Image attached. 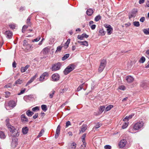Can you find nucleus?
Here are the masks:
<instances>
[{"label": "nucleus", "instance_id": "f257e3e1", "mask_svg": "<svg viewBox=\"0 0 149 149\" xmlns=\"http://www.w3.org/2000/svg\"><path fill=\"white\" fill-rule=\"evenodd\" d=\"M6 125L9 131L11 132V136L13 137H17L19 135V132L15 127L11 125L9 122L8 120H6Z\"/></svg>", "mask_w": 149, "mask_h": 149}, {"label": "nucleus", "instance_id": "f03ea898", "mask_svg": "<svg viewBox=\"0 0 149 149\" xmlns=\"http://www.w3.org/2000/svg\"><path fill=\"white\" fill-rule=\"evenodd\" d=\"M75 67V65L74 64H71L69 65L63 71L64 74L65 75H67L74 69Z\"/></svg>", "mask_w": 149, "mask_h": 149}, {"label": "nucleus", "instance_id": "7ed1b4c3", "mask_svg": "<svg viewBox=\"0 0 149 149\" xmlns=\"http://www.w3.org/2000/svg\"><path fill=\"white\" fill-rule=\"evenodd\" d=\"M144 123L142 121L136 123L133 126V129L135 130H138L143 127Z\"/></svg>", "mask_w": 149, "mask_h": 149}, {"label": "nucleus", "instance_id": "20e7f679", "mask_svg": "<svg viewBox=\"0 0 149 149\" xmlns=\"http://www.w3.org/2000/svg\"><path fill=\"white\" fill-rule=\"evenodd\" d=\"M61 66V63L59 62L53 64L52 65V71H56L59 70L60 69Z\"/></svg>", "mask_w": 149, "mask_h": 149}, {"label": "nucleus", "instance_id": "39448f33", "mask_svg": "<svg viewBox=\"0 0 149 149\" xmlns=\"http://www.w3.org/2000/svg\"><path fill=\"white\" fill-rule=\"evenodd\" d=\"M106 61L105 60H102L100 64L98 69V71L99 72H101L105 67Z\"/></svg>", "mask_w": 149, "mask_h": 149}, {"label": "nucleus", "instance_id": "423d86ee", "mask_svg": "<svg viewBox=\"0 0 149 149\" xmlns=\"http://www.w3.org/2000/svg\"><path fill=\"white\" fill-rule=\"evenodd\" d=\"M104 26L107 28V34L110 35L111 34L113 31V29L110 25L104 24Z\"/></svg>", "mask_w": 149, "mask_h": 149}, {"label": "nucleus", "instance_id": "0eeeda50", "mask_svg": "<svg viewBox=\"0 0 149 149\" xmlns=\"http://www.w3.org/2000/svg\"><path fill=\"white\" fill-rule=\"evenodd\" d=\"M60 78V76L58 74L54 73L52 76V80L54 81H56L59 79Z\"/></svg>", "mask_w": 149, "mask_h": 149}, {"label": "nucleus", "instance_id": "6e6552de", "mask_svg": "<svg viewBox=\"0 0 149 149\" xmlns=\"http://www.w3.org/2000/svg\"><path fill=\"white\" fill-rule=\"evenodd\" d=\"M137 12V10L136 9H133L131 12L129 13V18L130 19L133 17H135L136 15V13Z\"/></svg>", "mask_w": 149, "mask_h": 149}, {"label": "nucleus", "instance_id": "1a4fd4ad", "mask_svg": "<svg viewBox=\"0 0 149 149\" xmlns=\"http://www.w3.org/2000/svg\"><path fill=\"white\" fill-rule=\"evenodd\" d=\"M4 34L6 38L9 39H11L13 36V33L12 31H6Z\"/></svg>", "mask_w": 149, "mask_h": 149}, {"label": "nucleus", "instance_id": "9d476101", "mask_svg": "<svg viewBox=\"0 0 149 149\" xmlns=\"http://www.w3.org/2000/svg\"><path fill=\"white\" fill-rule=\"evenodd\" d=\"M127 142L126 140L125 139H123L121 140L119 145V147L120 148H123L127 144Z\"/></svg>", "mask_w": 149, "mask_h": 149}, {"label": "nucleus", "instance_id": "9b49d317", "mask_svg": "<svg viewBox=\"0 0 149 149\" xmlns=\"http://www.w3.org/2000/svg\"><path fill=\"white\" fill-rule=\"evenodd\" d=\"M17 140V138H14L12 139L11 146L13 148H14L17 146L18 143Z\"/></svg>", "mask_w": 149, "mask_h": 149}, {"label": "nucleus", "instance_id": "f8f14e48", "mask_svg": "<svg viewBox=\"0 0 149 149\" xmlns=\"http://www.w3.org/2000/svg\"><path fill=\"white\" fill-rule=\"evenodd\" d=\"M126 80L127 82L130 83L134 81V78L131 76L129 75L126 77Z\"/></svg>", "mask_w": 149, "mask_h": 149}, {"label": "nucleus", "instance_id": "ddd939ff", "mask_svg": "<svg viewBox=\"0 0 149 149\" xmlns=\"http://www.w3.org/2000/svg\"><path fill=\"white\" fill-rule=\"evenodd\" d=\"M89 36L87 35L86 33L82 34L81 35H78L77 36V38L80 40H82L84 38H87Z\"/></svg>", "mask_w": 149, "mask_h": 149}, {"label": "nucleus", "instance_id": "4468645a", "mask_svg": "<svg viewBox=\"0 0 149 149\" xmlns=\"http://www.w3.org/2000/svg\"><path fill=\"white\" fill-rule=\"evenodd\" d=\"M16 105V104L14 101H10L8 103V106L9 107L13 108L15 107Z\"/></svg>", "mask_w": 149, "mask_h": 149}, {"label": "nucleus", "instance_id": "2eb2a0df", "mask_svg": "<svg viewBox=\"0 0 149 149\" xmlns=\"http://www.w3.org/2000/svg\"><path fill=\"white\" fill-rule=\"evenodd\" d=\"M60 129L61 127L59 125H58L57 127L55 134V138H57L59 136L60 134Z\"/></svg>", "mask_w": 149, "mask_h": 149}, {"label": "nucleus", "instance_id": "dca6fc26", "mask_svg": "<svg viewBox=\"0 0 149 149\" xmlns=\"http://www.w3.org/2000/svg\"><path fill=\"white\" fill-rule=\"evenodd\" d=\"M21 117V121L23 123H25L28 121V118L26 117L24 114H22Z\"/></svg>", "mask_w": 149, "mask_h": 149}, {"label": "nucleus", "instance_id": "f3484780", "mask_svg": "<svg viewBox=\"0 0 149 149\" xmlns=\"http://www.w3.org/2000/svg\"><path fill=\"white\" fill-rule=\"evenodd\" d=\"M32 98V96L31 95H26L24 97V100L26 102H29Z\"/></svg>", "mask_w": 149, "mask_h": 149}, {"label": "nucleus", "instance_id": "a211bd4d", "mask_svg": "<svg viewBox=\"0 0 149 149\" xmlns=\"http://www.w3.org/2000/svg\"><path fill=\"white\" fill-rule=\"evenodd\" d=\"M50 51V48L48 47L44 48L42 50V52L44 54H47Z\"/></svg>", "mask_w": 149, "mask_h": 149}, {"label": "nucleus", "instance_id": "6ab92c4d", "mask_svg": "<svg viewBox=\"0 0 149 149\" xmlns=\"http://www.w3.org/2000/svg\"><path fill=\"white\" fill-rule=\"evenodd\" d=\"M29 66V65H27L25 67H22L21 68V72H25Z\"/></svg>", "mask_w": 149, "mask_h": 149}, {"label": "nucleus", "instance_id": "aec40b11", "mask_svg": "<svg viewBox=\"0 0 149 149\" xmlns=\"http://www.w3.org/2000/svg\"><path fill=\"white\" fill-rule=\"evenodd\" d=\"M105 108V107L104 106H100L99 109V112L98 114L97 115H99L101 114L104 110Z\"/></svg>", "mask_w": 149, "mask_h": 149}, {"label": "nucleus", "instance_id": "412c9836", "mask_svg": "<svg viewBox=\"0 0 149 149\" xmlns=\"http://www.w3.org/2000/svg\"><path fill=\"white\" fill-rule=\"evenodd\" d=\"M36 76H34L33 77H32L30 80H29L26 84V86H27L29 85L30 84H31V83H32L34 80V79L36 78Z\"/></svg>", "mask_w": 149, "mask_h": 149}, {"label": "nucleus", "instance_id": "4be33fe9", "mask_svg": "<svg viewBox=\"0 0 149 149\" xmlns=\"http://www.w3.org/2000/svg\"><path fill=\"white\" fill-rule=\"evenodd\" d=\"M28 130L29 129L27 127H24L22 128V131L23 134H25L27 133Z\"/></svg>", "mask_w": 149, "mask_h": 149}, {"label": "nucleus", "instance_id": "5701e85b", "mask_svg": "<svg viewBox=\"0 0 149 149\" xmlns=\"http://www.w3.org/2000/svg\"><path fill=\"white\" fill-rule=\"evenodd\" d=\"M87 126L86 125H83L81 127V132H84L87 129Z\"/></svg>", "mask_w": 149, "mask_h": 149}, {"label": "nucleus", "instance_id": "b1692460", "mask_svg": "<svg viewBox=\"0 0 149 149\" xmlns=\"http://www.w3.org/2000/svg\"><path fill=\"white\" fill-rule=\"evenodd\" d=\"M23 82V80L20 79H18L15 82L14 84V85L15 86L17 84H21Z\"/></svg>", "mask_w": 149, "mask_h": 149}, {"label": "nucleus", "instance_id": "393cba45", "mask_svg": "<svg viewBox=\"0 0 149 149\" xmlns=\"http://www.w3.org/2000/svg\"><path fill=\"white\" fill-rule=\"evenodd\" d=\"M76 145L77 144L75 142H73L71 143L69 149H75Z\"/></svg>", "mask_w": 149, "mask_h": 149}, {"label": "nucleus", "instance_id": "a878e982", "mask_svg": "<svg viewBox=\"0 0 149 149\" xmlns=\"http://www.w3.org/2000/svg\"><path fill=\"white\" fill-rule=\"evenodd\" d=\"M93 10L91 9H89L86 11V13L89 16L91 15L93 13Z\"/></svg>", "mask_w": 149, "mask_h": 149}, {"label": "nucleus", "instance_id": "bb28decb", "mask_svg": "<svg viewBox=\"0 0 149 149\" xmlns=\"http://www.w3.org/2000/svg\"><path fill=\"white\" fill-rule=\"evenodd\" d=\"M0 137L1 139H4L6 137V136L4 132L1 131H0Z\"/></svg>", "mask_w": 149, "mask_h": 149}, {"label": "nucleus", "instance_id": "cd10ccee", "mask_svg": "<svg viewBox=\"0 0 149 149\" xmlns=\"http://www.w3.org/2000/svg\"><path fill=\"white\" fill-rule=\"evenodd\" d=\"M31 18V17L29 16L26 20V23L27 24V25L29 26H30L32 24L31 22H30Z\"/></svg>", "mask_w": 149, "mask_h": 149}, {"label": "nucleus", "instance_id": "c85d7f7f", "mask_svg": "<svg viewBox=\"0 0 149 149\" xmlns=\"http://www.w3.org/2000/svg\"><path fill=\"white\" fill-rule=\"evenodd\" d=\"M26 114L28 116L31 117L34 114V113L28 110L26 111Z\"/></svg>", "mask_w": 149, "mask_h": 149}, {"label": "nucleus", "instance_id": "c756f323", "mask_svg": "<svg viewBox=\"0 0 149 149\" xmlns=\"http://www.w3.org/2000/svg\"><path fill=\"white\" fill-rule=\"evenodd\" d=\"M70 38L68 39L67 41L65 43V48H67L68 47V45L70 43Z\"/></svg>", "mask_w": 149, "mask_h": 149}, {"label": "nucleus", "instance_id": "7c9ffc66", "mask_svg": "<svg viewBox=\"0 0 149 149\" xmlns=\"http://www.w3.org/2000/svg\"><path fill=\"white\" fill-rule=\"evenodd\" d=\"M113 107V106L112 105H109L105 109V111H106L110 110L111 108Z\"/></svg>", "mask_w": 149, "mask_h": 149}, {"label": "nucleus", "instance_id": "2f4dec72", "mask_svg": "<svg viewBox=\"0 0 149 149\" xmlns=\"http://www.w3.org/2000/svg\"><path fill=\"white\" fill-rule=\"evenodd\" d=\"M42 109L44 111H46L47 109V106L46 105L43 104L41 106Z\"/></svg>", "mask_w": 149, "mask_h": 149}, {"label": "nucleus", "instance_id": "473e14b6", "mask_svg": "<svg viewBox=\"0 0 149 149\" xmlns=\"http://www.w3.org/2000/svg\"><path fill=\"white\" fill-rule=\"evenodd\" d=\"M44 132V130L43 129H42L41 130V131L39 133V134L37 136V138H39V137L42 136V135H43Z\"/></svg>", "mask_w": 149, "mask_h": 149}, {"label": "nucleus", "instance_id": "72a5a7b5", "mask_svg": "<svg viewBox=\"0 0 149 149\" xmlns=\"http://www.w3.org/2000/svg\"><path fill=\"white\" fill-rule=\"evenodd\" d=\"M99 33L101 35L104 36L105 34V32L103 29H102L99 30Z\"/></svg>", "mask_w": 149, "mask_h": 149}, {"label": "nucleus", "instance_id": "f704fd0d", "mask_svg": "<svg viewBox=\"0 0 149 149\" xmlns=\"http://www.w3.org/2000/svg\"><path fill=\"white\" fill-rule=\"evenodd\" d=\"M55 91L54 90H53L50 93H49V97L50 98H52L53 96V95L55 93Z\"/></svg>", "mask_w": 149, "mask_h": 149}, {"label": "nucleus", "instance_id": "c9c22d12", "mask_svg": "<svg viewBox=\"0 0 149 149\" xmlns=\"http://www.w3.org/2000/svg\"><path fill=\"white\" fill-rule=\"evenodd\" d=\"M69 54H65L64 56L62 58V60L63 61H64L66 59H67L69 57Z\"/></svg>", "mask_w": 149, "mask_h": 149}, {"label": "nucleus", "instance_id": "e433bc0d", "mask_svg": "<svg viewBox=\"0 0 149 149\" xmlns=\"http://www.w3.org/2000/svg\"><path fill=\"white\" fill-rule=\"evenodd\" d=\"M81 45L86 46H88V42L86 41H82L81 42Z\"/></svg>", "mask_w": 149, "mask_h": 149}, {"label": "nucleus", "instance_id": "4c0bfd02", "mask_svg": "<svg viewBox=\"0 0 149 149\" xmlns=\"http://www.w3.org/2000/svg\"><path fill=\"white\" fill-rule=\"evenodd\" d=\"M146 60V59L145 58L144 56H142L140 58V59L139 61V62L141 63H143Z\"/></svg>", "mask_w": 149, "mask_h": 149}, {"label": "nucleus", "instance_id": "58836bf2", "mask_svg": "<svg viewBox=\"0 0 149 149\" xmlns=\"http://www.w3.org/2000/svg\"><path fill=\"white\" fill-rule=\"evenodd\" d=\"M84 84V83H83L82 84L80 85L77 89V91H79L81 90L83 88V85Z\"/></svg>", "mask_w": 149, "mask_h": 149}, {"label": "nucleus", "instance_id": "ea45409f", "mask_svg": "<svg viewBox=\"0 0 149 149\" xmlns=\"http://www.w3.org/2000/svg\"><path fill=\"white\" fill-rule=\"evenodd\" d=\"M42 74L43 76L46 79H47L49 76V74L47 72H45L43 73Z\"/></svg>", "mask_w": 149, "mask_h": 149}, {"label": "nucleus", "instance_id": "a19ab883", "mask_svg": "<svg viewBox=\"0 0 149 149\" xmlns=\"http://www.w3.org/2000/svg\"><path fill=\"white\" fill-rule=\"evenodd\" d=\"M101 16L99 15H98L95 18V20L97 22L99 21L100 19H101Z\"/></svg>", "mask_w": 149, "mask_h": 149}, {"label": "nucleus", "instance_id": "79ce46f5", "mask_svg": "<svg viewBox=\"0 0 149 149\" xmlns=\"http://www.w3.org/2000/svg\"><path fill=\"white\" fill-rule=\"evenodd\" d=\"M128 123H126V122L124 123L122 126V128L123 129H124L126 128L128 125Z\"/></svg>", "mask_w": 149, "mask_h": 149}, {"label": "nucleus", "instance_id": "37998d69", "mask_svg": "<svg viewBox=\"0 0 149 149\" xmlns=\"http://www.w3.org/2000/svg\"><path fill=\"white\" fill-rule=\"evenodd\" d=\"M29 26L28 25H24L22 27V32L23 33H24L25 30Z\"/></svg>", "mask_w": 149, "mask_h": 149}, {"label": "nucleus", "instance_id": "c03bdc74", "mask_svg": "<svg viewBox=\"0 0 149 149\" xmlns=\"http://www.w3.org/2000/svg\"><path fill=\"white\" fill-rule=\"evenodd\" d=\"M133 24L135 26L138 27L139 26V23L138 21H134L133 22Z\"/></svg>", "mask_w": 149, "mask_h": 149}, {"label": "nucleus", "instance_id": "a18cd8bd", "mask_svg": "<svg viewBox=\"0 0 149 149\" xmlns=\"http://www.w3.org/2000/svg\"><path fill=\"white\" fill-rule=\"evenodd\" d=\"M40 39V36H39V37H38L37 38H36V39H34L32 40V42H38L39 40Z\"/></svg>", "mask_w": 149, "mask_h": 149}, {"label": "nucleus", "instance_id": "49530a36", "mask_svg": "<svg viewBox=\"0 0 149 149\" xmlns=\"http://www.w3.org/2000/svg\"><path fill=\"white\" fill-rule=\"evenodd\" d=\"M46 79L43 77V75L42 74L40 76L39 78V81H42L44 80V79Z\"/></svg>", "mask_w": 149, "mask_h": 149}, {"label": "nucleus", "instance_id": "de8ad7c7", "mask_svg": "<svg viewBox=\"0 0 149 149\" xmlns=\"http://www.w3.org/2000/svg\"><path fill=\"white\" fill-rule=\"evenodd\" d=\"M100 126L101 125L99 123H97L96 125L94 127L93 129H96L100 127Z\"/></svg>", "mask_w": 149, "mask_h": 149}, {"label": "nucleus", "instance_id": "09e8293b", "mask_svg": "<svg viewBox=\"0 0 149 149\" xmlns=\"http://www.w3.org/2000/svg\"><path fill=\"white\" fill-rule=\"evenodd\" d=\"M149 30L148 29H144L143 30V31L145 34L146 35H148L149 34Z\"/></svg>", "mask_w": 149, "mask_h": 149}, {"label": "nucleus", "instance_id": "8fccbe9b", "mask_svg": "<svg viewBox=\"0 0 149 149\" xmlns=\"http://www.w3.org/2000/svg\"><path fill=\"white\" fill-rule=\"evenodd\" d=\"M39 110V108L38 107H36L32 109V110L33 111H36Z\"/></svg>", "mask_w": 149, "mask_h": 149}, {"label": "nucleus", "instance_id": "3c124183", "mask_svg": "<svg viewBox=\"0 0 149 149\" xmlns=\"http://www.w3.org/2000/svg\"><path fill=\"white\" fill-rule=\"evenodd\" d=\"M62 47L61 46H58L57 48V49L56 51V52H60L61 51Z\"/></svg>", "mask_w": 149, "mask_h": 149}, {"label": "nucleus", "instance_id": "603ef678", "mask_svg": "<svg viewBox=\"0 0 149 149\" xmlns=\"http://www.w3.org/2000/svg\"><path fill=\"white\" fill-rule=\"evenodd\" d=\"M9 26L11 29H15V24H9Z\"/></svg>", "mask_w": 149, "mask_h": 149}, {"label": "nucleus", "instance_id": "864d4df0", "mask_svg": "<svg viewBox=\"0 0 149 149\" xmlns=\"http://www.w3.org/2000/svg\"><path fill=\"white\" fill-rule=\"evenodd\" d=\"M141 86L142 87L144 88L146 87V84L144 82H142L141 83Z\"/></svg>", "mask_w": 149, "mask_h": 149}, {"label": "nucleus", "instance_id": "5fc2aeb1", "mask_svg": "<svg viewBox=\"0 0 149 149\" xmlns=\"http://www.w3.org/2000/svg\"><path fill=\"white\" fill-rule=\"evenodd\" d=\"M25 91V88L22 89V90H21L20 92L19 93L17 94V95H20L23 93Z\"/></svg>", "mask_w": 149, "mask_h": 149}, {"label": "nucleus", "instance_id": "6e6d98bb", "mask_svg": "<svg viewBox=\"0 0 149 149\" xmlns=\"http://www.w3.org/2000/svg\"><path fill=\"white\" fill-rule=\"evenodd\" d=\"M97 86V85L96 84L93 83L92 85L91 86V89H94Z\"/></svg>", "mask_w": 149, "mask_h": 149}, {"label": "nucleus", "instance_id": "4d7b16f0", "mask_svg": "<svg viewBox=\"0 0 149 149\" xmlns=\"http://www.w3.org/2000/svg\"><path fill=\"white\" fill-rule=\"evenodd\" d=\"M119 88L120 89L123 91L125 90V87L124 86L122 85L120 86Z\"/></svg>", "mask_w": 149, "mask_h": 149}, {"label": "nucleus", "instance_id": "13d9d810", "mask_svg": "<svg viewBox=\"0 0 149 149\" xmlns=\"http://www.w3.org/2000/svg\"><path fill=\"white\" fill-rule=\"evenodd\" d=\"M105 149H111V146L109 145H106L104 147Z\"/></svg>", "mask_w": 149, "mask_h": 149}, {"label": "nucleus", "instance_id": "bf43d9fd", "mask_svg": "<svg viewBox=\"0 0 149 149\" xmlns=\"http://www.w3.org/2000/svg\"><path fill=\"white\" fill-rule=\"evenodd\" d=\"M71 125L70 122V121H68L66 123L65 127H68L69 126Z\"/></svg>", "mask_w": 149, "mask_h": 149}, {"label": "nucleus", "instance_id": "052dcab7", "mask_svg": "<svg viewBox=\"0 0 149 149\" xmlns=\"http://www.w3.org/2000/svg\"><path fill=\"white\" fill-rule=\"evenodd\" d=\"M145 20V18L144 17H142L140 19V21L142 22H143Z\"/></svg>", "mask_w": 149, "mask_h": 149}, {"label": "nucleus", "instance_id": "680f3d73", "mask_svg": "<svg viewBox=\"0 0 149 149\" xmlns=\"http://www.w3.org/2000/svg\"><path fill=\"white\" fill-rule=\"evenodd\" d=\"M86 134H85L83 135L82 136V141H85V138L86 136Z\"/></svg>", "mask_w": 149, "mask_h": 149}, {"label": "nucleus", "instance_id": "e2e57ef3", "mask_svg": "<svg viewBox=\"0 0 149 149\" xmlns=\"http://www.w3.org/2000/svg\"><path fill=\"white\" fill-rule=\"evenodd\" d=\"M38 116V113H36L34 116H33V118L34 119H35L37 118Z\"/></svg>", "mask_w": 149, "mask_h": 149}, {"label": "nucleus", "instance_id": "0e129e2a", "mask_svg": "<svg viewBox=\"0 0 149 149\" xmlns=\"http://www.w3.org/2000/svg\"><path fill=\"white\" fill-rule=\"evenodd\" d=\"M96 27V25L95 24H93L91 26V29L92 30L94 29Z\"/></svg>", "mask_w": 149, "mask_h": 149}, {"label": "nucleus", "instance_id": "69168bd1", "mask_svg": "<svg viewBox=\"0 0 149 149\" xmlns=\"http://www.w3.org/2000/svg\"><path fill=\"white\" fill-rule=\"evenodd\" d=\"M16 65H17V64L15 63V61H14L13 62V63L12 64V65H13V67L14 68H16Z\"/></svg>", "mask_w": 149, "mask_h": 149}, {"label": "nucleus", "instance_id": "338daca9", "mask_svg": "<svg viewBox=\"0 0 149 149\" xmlns=\"http://www.w3.org/2000/svg\"><path fill=\"white\" fill-rule=\"evenodd\" d=\"M126 120H127V121L129 120L128 116H126L125 118L123 119V120L124 121H125Z\"/></svg>", "mask_w": 149, "mask_h": 149}, {"label": "nucleus", "instance_id": "774afa93", "mask_svg": "<svg viewBox=\"0 0 149 149\" xmlns=\"http://www.w3.org/2000/svg\"><path fill=\"white\" fill-rule=\"evenodd\" d=\"M145 0H139V3L140 4H141L144 3Z\"/></svg>", "mask_w": 149, "mask_h": 149}]
</instances>
